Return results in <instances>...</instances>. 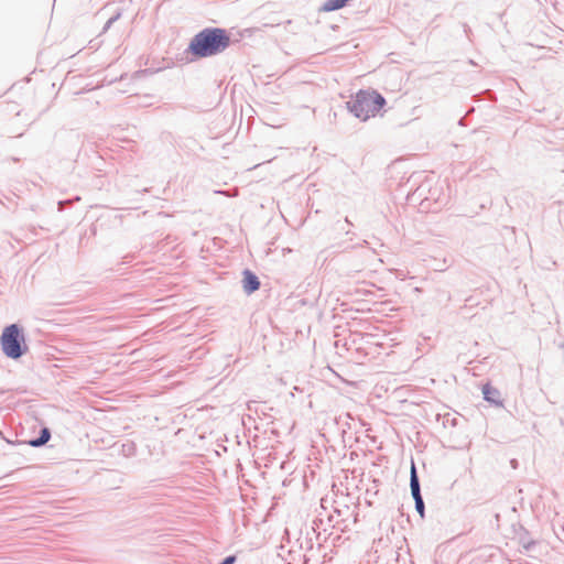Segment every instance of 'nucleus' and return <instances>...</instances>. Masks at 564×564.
I'll use <instances>...</instances> for the list:
<instances>
[{
    "label": "nucleus",
    "instance_id": "8",
    "mask_svg": "<svg viewBox=\"0 0 564 564\" xmlns=\"http://www.w3.org/2000/svg\"><path fill=\"white\" fill-rule=\"evenodd\" d=\"M51 430L46 426L42 427L36 437L28 441V444L32 447L39 448L44 446L51 438Z\"/></svg>",
    "mask_w": 564,
    "mask_h": 564
},
{
    "label": "nucleus",
    "instance_id": "10",
    "mask_svg": "<svg viewBox=\"0 0 564 564\" xmlns=\"http://www.w3.org/2000/svg\"><path fill=\"white\" fill-rule=\"evenodd\" d=\"M120 18V13H117L116 15L111 17L106 24L102 28V33L107 32L111 25Z\"/></svg>",
    "mask_w": 564,
    "mask_h": 564
},
{
    "label": "nucleus",
    "instance_id": "6",
    "mask_svg": "<svg viewBox=\"0 0 564 564\" xmlns=\"http://www.w3.org/2000/svg\"><path fill=\"white\" fill-rule=\"evenodd\" d=\"M484 400L496 406L502 405L500 391L492 387L489 382L485 383L481 388Z\"/></svg>",
    "mask_w": 564,
    "mask_h": 564
},
{
    "label": "nucleus",
    "instance_id": "1",
    "mask_svg": "<svg viewBox=\"0 0 564 564\" xmlns=\"http://www.w3.org/2000/svg\"><path fill=\"white\" fill-rule=\"evenodd\" d=\"M230 44L231 37L226 29L207 26L191 39L185 53L191 55V61H198L224 53Z\"/></svg>",
    "mask_w": 564,
    "mask_h": 564
},
{
    "label": "nucleus",
    "instance_id": "4",
    "mask_svg": "<svg viewBox=\"0 0 564 564\" xmlns=\"http://www.w3.org/2000/svg\"><path fill=\"white\" fill-rule=\"evenodd\" d=\"M242 289H243V292L248 295L254 293L256 291H258L260 289V280L258 278V275L252 272L251 270L249 269H245L242 271Z\"/></svg>",
    "mask_w": 564,
    "mask_h": 564
},
{
    "label": "nucleus",
    "instance_id": "15",
    "mask_svg": "<svg viewBox=\"0 0 564 564\" xmlns=\"http://www.w3.org/2000/svg\"><path fill=\"white\" fill-rule=\"evenodd\" d=\"M464 31H465L466 34L470 31V29L468 28L467 24H464Z\"/></svg>",
    "mask_w": 564,
    "mask_h": 564
},
{
    "label": "nucleus",
    "instance_id": "16",
    "mask_svg": "<svg viewBox=\"0 0 564 564\" xmlns=\"http://www.w3.org/2000/svg\"><path fill=\"white\" fill-rule=\"evenodd\" d=\"M345 221L349 225L351 224L347 217L345 218Z\"/></svg>",
    "mask_w": 564,
    "mask_h": 564
},
{
    "label": "nucleus",
    "instance_id": "12",
    "mask_svg": "<svg viewBox=\"0 0 564 564\" xmlns=\"http://www.w3.org/2000/svg\"><path fill=\"white\" fill-rule=\"evenodd\" d=\"M481 95H484L485 98L489 99V100H491L494 98V96H495V94L491 90H489V89H487L484 93H481Z\"/></svg>",
    "mask_w": 564,
    "mask_h": 564
},
{
    "label": "nucleus",
    "instance_id": "7",
    "mask_svg": "<svg viewBox=\"0 0 564 564\" xmlns=\"http://www.w3.org/2000/svg\"><path fill=\"white\" fill-rule=\"evenodd\" d=\"M516 536L519 544L525 551H531L536 544V541L531 538L530 532L523 527H520L519 530L516 531Z\"/></svg>",
    "mask_w": 564,
    "mask_h": 564
},
{
    "label": "nucleus",
    "instance_id": "3",
    "mask_svg": "<svg viewBox=\"0 0 564 564\" xmlns=\"http://www.w3.org/2000/svg\"><path fill=\"white\" fill-rule=\"evenodd\" d=\"M0 346L7 358L18 360L24 356L29 347L23 327L17 323L7 325L0 335Z\"/></svg>",
    "mask_w": 564,
    "mask_h": 564
},
{
    "label": "nucleus",
    "instance_id": "11",
    "mask_svg": "<svg viewBox=\"0 0 564 564\" xmlns=\"http://www.w3.org/2000/svg\"><path fill=\"white\" fill-rule=\"evenodd\" d=\"M237 561L236 555H228L225 558H223L218 564H235Z\"/></svg>",
    "mask_w": 564,
    "mask_h": 564
},
{
    "label": "nucleus",
    "instance_id": "5",
    "mask_svg": "<svg viewBox=\"0 0 564 564\" xmlns=\"http://www.w3.org/2000/svg\"><path fill=\"white\" fill-rule=\"evenodd\" d=\"M410 490H411V496H412L414 502L423 500V496L421 492L420 478H419V474H417L414 462L411 463Z\"/></svg>",
    "mask_w": 564,
    "mask_h": 564
},
{
    "label": "nucleus",
    "instance_id": "9",
    "mask_svg": "<svg viewBox=\"0 0 564 564\" xmlns=\"http://www.w3.org/2000/svg\"><path fill=\"white\" fill-rule=\"evenodd\" d=\"M414 506H415L416 512L423 519L425 517V503H424V500L414 502Z\"/></svg>",
    "mask_w": 564,
    "mask_h": 564
},
{
    "label": "nucleus",
    "instance_id": "13",
    "mask_svg": "<svg viewBox=\"0 0 564 564\" xmlns=\"http://www.w3.org/2000/svg\"><path fill=\"white\" fill-rule=\"evenodd\" d=\"M510 464H511V466H512L513 468H517V467H518V460H517V459H511Z\"/></svg>",
    "mask_w": 564,
    "mask_h": 564
},
{
    "label": "nucleus",
    "instance_id": "2",
    "mask_svg": "<svg viewBox=\"0 0 564 564\" xmlns=\"http://www.w3.org/2000/svg\"><path fill=\"white\" fill-rule=\"evenodd\" d=\"M386 104V98L377 90L360 89L346 102V107L356 118L367 121L370 117H375Z\"/></svg>",
    "mask_w": 564,
    "mask_h": 564
},
{
    "label": "nucleus",
    "instance_id": "14",
    "mask_svg": "<svg viewBox=\"0 0 564 564\" xmlns=\"http://www.w3.org/2000/svg\"><path fill=\"white\" fill-rule=\"evenodd\" d=\"M423 189H424V188H423V185H421V186H419V187L416 188V192L419 193V195H420V196L423 194Z\"/></svg>",
    "mask_w": 564,
    "mask_h": 564
}]
</instances>
